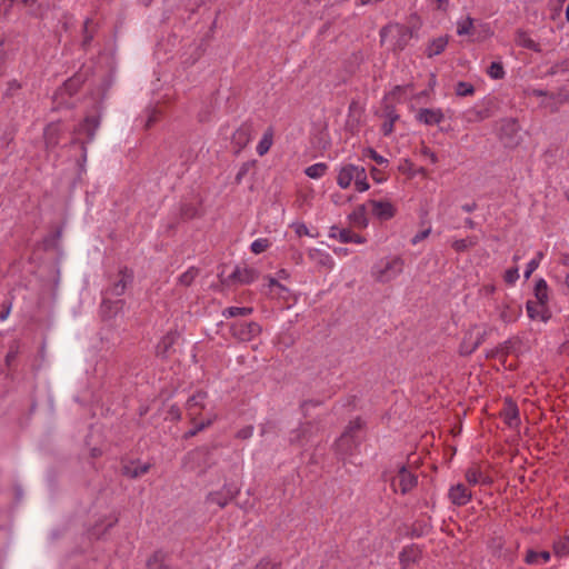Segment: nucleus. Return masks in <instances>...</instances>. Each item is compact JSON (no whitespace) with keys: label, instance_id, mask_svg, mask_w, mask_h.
<instances>
[{"label":"nucleus","instance_id":"nucleus-1","mask_svg":"<svg viewBox=\"0 0 569 569\" xmlns=\"http://www.w3.org/2000/svg\"><path fill=\"white\" fill-rule=\"evenodd\" d=\"M413 29L409 26L391 22L382 27L379 31L380 43H388L392 52H400L409 44L413 38Z\"/></svg>","mask_w":569,"mask_h":569},{"label":"nucleus","instance_id":"nucleus-2","mask_svg":"<svg viewBox=\"0 0 569 569\" xmlns=\"http://www.w3.org/2000/svg\"><path fill=\"white\" fill-rule=\"evenodd\" d=\"M363 426L365 423L360 417H357L348 423L345 431L333 445L335 452L338 456L346 458L358 452L361 443L360 431Z\"/></svg>","mask_w":569,"mask_h":569},{"label":"nucleus","instance_id":"nucleus-3","mask_svg":"<svg viewBox=\"0 0 569 569\" xmlns=\"http://www.w3.org/2000/svg\"><path fill=\"white\" fill-rule=\"evenodd\" d=\"M520 127L513 118H505L499 121L498 138L506 148H516L520 143Z\"/></svg>","mask_w":569,"mask_h":569},{"label":"nucleus","instance_id":"nucleus-4","mask_svg":"<svg viewBox=\"0 0 569 569\" xmlns=\"http://www.w3.org/2000/svg\"><path fill=\"white\" fill-rule=\"evenodd\" d=\"M495 309L498 316V320L505 325L516 322L522 313L521 305L508 297L497 301Z\"/></svg>","mask_w":569,"mask_h":569},{"label":"nucleus","instance_id":"nucleus-5","mask_svg":"<svg viewBox=\"0 0 569 569\" xmlns=\"http://www.w3.org/2000/svg\"><path fill=\"white\" fill-rule=\"evenodd\" d=\"M418 485V476L410 471L405 465L398 467L397 475L391 478V487L395 492L409 493Z\"/></svg>","mask_w":569,"mask_h":569},{"label":"nucleus","instance_id":"nucleus-6","mask_svg":"<svg viewBox=\"0 0 569 569\" xmlns=\"http://www.w3.org/2000/svg\"><path fill=\"white\" fill-rule=\"evenodd\" d=\"M100 126V118L97 116H87L83 121L74 130V133L78 136L84 134L86 139L80 140L79 138H74L72 143H80L83 150V157L86 158V144L90 143L96 136V131Z\"/></svg>","mask_w":569,"mask_h":569},{"label":"nucleus","instance_id":"nucleus-7","mask_svg":"<svg viewBox=\"0 0 569 569\" xmlns=\"http://www.w3.org/2000/svg\"><path fill=\"white\" fill-rule=\"evenodd\" d=\"M120 279L116 281L112 286H110L104 291V298L102 300V306H107L111 303L109 297H120L124 293L127 287L133 281V271L128 267H122L119 270Z\"/></svg>","mask_w":569,"mask_h":569},{"label":"nucleus","instance_id":"nucleus-8","mask_svg":"<svg viewBox=\"0 0 569 569\" xmlns=\"http://www.w3.org/2000/svg\"><path fill=\"white\" fill-rule=\"evenodd\" d=\"M230 331L232 337L246 342L251 341L252 339L258 337L261 333L262 328L256 321H237L231 325Z\"/></svg>","mask_w":569,"mask_h":569},{"label":"nucleus","instance_id":"nucleus-9","mask_svg":"<svg viewBox=\"0 0 569 569\" xmlns=\"http://www.w3.org/2000/svg\"><path fill=\"white\" fill-rule=\"evenodd\" d=\"M403 264L405 262L400 257L387 260L383 267L373 271L376 280L382 283L391 281L402 272Z\"/></svg>","mask_w":569,"mask_h":569},{"label":"nucleus","instance_id":"nucleus-10","mask_svg":"<svg viewBox=\"0 0 569 569\" xmlns=\"http://www.w3.org/2000/svg\"><path fill=\"white\" fill-rule=\"evenodd\" d=\"M499 416L511 429H517L521 423L518 405L511 397H506L503 399V407L500 410Z\"/></svg>","mask_w":569,"mask_h":569},{"label":"nucleus","instance_id":"nucleus-11","mask_svg":"<svg viewBox=\"0 0 569 569\" xmlns=\"http://www.w3.org/2000/svg\"><path fill=\"white\" fill-rule=\"evenodd\" d=\"M253 132V124L251 121H244L233 132L231 137V144L236 154L240 153L247 144L251 141Z\"/></svg>","mask_w":569,"mask_h":569},{"label":"nucleus","instance_id":"nucleus-12","mask_svg":"<svg viewBox=\"0 0 569 569\" xmlns=\"http://www.w3.org/2000/svg\"><path fill=\"white\" fill-rule=\"evenodd\" d=\"M259 277L258 270L254 268L249 267H239L237 266L234 270L228 276L226 279V283L233 284V283H240V284H249L256 281Z\"/></svg>","mask_w":569,"mask_h":569},{"label":"nucleus","instance_id":"nucleus-13","mask_svg":"<svg viewBox=\"0 0 569 569\" xmlns=\"http://www.w3.org/2000/svg\"><path fill=\"white\" fill-rule=\"evenodd\" d=\"M239 493L237 488L232 486L224 485L220 490L209 492L207 496V501L211 503H216L220 508H224L230 501H232Z\"/></svg>","mask_w":569,"mask_h":569},{"label":"nucleus","instance_id":"nucleus-14","mask_svg":"<svg viewBox=\"0 0 569 569\" xmlns=\"http://www.w3.org/2000/svg\"><path fill=\"white\" fill-rule=\"evenodd\" d=\"M207 398L208 393L203 390H199L187 400L186 410L191 422H194L206 408L204 401Z\"/></svg>","mask_w":569,"mask_h":569},{"label":"nucleus","instance_id":"nucleus-15","mask_svg":"<svg viewBox=\"0 0 569 569\" xmlns=\"http://www.w3.org/2000/svg\"><path fill=\"white\" fill-rule=\"evenodd\" d=\"M178 338L179 333L177 331L171 330L167 332L156 346V356L161 359H168L173 351L172 348Z\"/></svg>","mask_w":569,"mask_h":569},{"label":"nucleus","instance_id":"nucleus-16","mask_svg":"<svg viewBox=\"0 0 569 569\" xmlns=\"http://www.w3.org/2000/svg\"><path fill=\"white\" fill-rule=\"evenodd\" d=\"M448 497L451 503L461 507L471 500L472 493L463 483H458L449 489Z\"/></svg>","mask_w":569,"mask_h":569},{"label":"nucleus","instance_id":"nucleus-17","mask_svg":"<svg viewBox=\"0 0 569 569\" xmlns=\"http://www.w3.org/2000/svg\"><path fill=\"white\" fill-rule=\"evenodd\" d=\"M416 119L426 126H435L441 123L445 120V114L440 108H421L418 111Z\"/></svg>","mask_w":569,"mask_h":569},{"label":"nucleus","instance_id":"nucleus-18","mask_svg":"<svg viewBox=\"0 0 569 569\" xmlns=\"http://www.w3.org/2000/svg\"><path fill=\"white\" fill-rule=\"evenodd\" d=\"M368 204L371 207L373 216L380 220H389L396 214V209L389 201L369 200Z\"/></svg>","mask_w":569,"mask_h":569},{"label":"nucleus","instance_id":"nucleus-19","mask_svg":"<svg viewBox=\"0 0 569 569\" xmlns=\"http://www.w3.org/2000/svg\"><path fill=\"white\" fill-rule=\"evenodd\" d=\"M61 134L62 128L59 121L47 124L43 131L46 148L54 149L60 142Z\"/></svg>","mask_w":569,"mask_h":569},{"label":"nucleus","instance_id":"nucleus-20","mask_svg":"<svg viewBox=\"0 0 569 569\" xmlns=\"http://www.w3.org/2000/svg\"><path fill=\"white\" fill-rule=\"evenodd\" d=\"M465 477H466L467 482L470 486H476V485L490 486L493 482L492 478L490 476L483 473L477 465L470 466L466 470Z\"/></svg>","mask_w":569,"mask_h":569},{"label":"nucleus","instance_id":"nucleus-21","mask_svg":"<svg viewBox=\"0 0 569 569\" xmlns=\"http://www.w3.org/2000/svg\"><path fill=\"white\" fill-rule=\"evenodd\" d=\"M313 426L311 422L301 423L297 429L290 432L289 442L290 445H303L309 441L312 437Z\"/></svg>","mask_w":569,"mask_h":569},{"label":"nucleus","instance_id":"nucleus-22","mask_svg":"<svg viewBox=\"0 0 569 569\" xmlns=\"http://www.w3.org/2000/svg\"><path fill=\"white\" fill-rule=\"evenodd\" d=\"M478 328H479L478 325H472L465 332L462 341L460 342V346H459L460 356H463V357L470 356L479 348L477 346V342H475V339H473V331Z\"/></svg>","mask_w":569,"mask_h":569},{"label":"nucleus","instance_id":"nucleus-23","mask_svg":"<svg viewBox=\"0 0 569 569\" xmlns=\"http://www.w3.org/2000/svg\"><path fill=\"white\" fill-rule=\"evenodd\" d=\"M421 557V550L416 545L407 546L399 553V562L402 569H408L411 563L417 562Z\"/></svg>","mask_w":569,"mask_h":569},{"label":"nucleus","instance_id":"nucleus-24","mask_svg":"<svg viewBox=\"0 0 569 569\" xmlns=\"http://www.w3.org/2000/svg\"><path fill=\"white\" fill-rule=\"evenodd\" d=\"M546 306H547L546 303H542L539 301H531V300L527 301L526 308H527L528 317L532 320L547 321L549 316H548V310H547Z\"/></svg>","mask_w":569,"mask_h":569},{"label":"nucleus","instance_id":"nucleus-25","mask_svg":"<svg viewBox=\"0 0 569 569\" xmlns=\"http://www.w3.org/2000/svg\"><path fill=\"white\" fill-rule=\"evenodd\" d=\"M383 117L386 121L381 126V131L385 136H389L393 132V126L399 119V114L392 104H386L383 108Z\"/></svg>","mask_w":569,"mask_h":569},{"label":"nucleus","instance_id":"nucleus-26","mask_svg":"<svg viewBox=\"0 0 569 569\" xmlns=\"http://www.w3.org/2000/svg\"><path fill=\"white\" fill-rule=\"evenodd\" d=\"M150 468V463H136L134 461H131L122 467L121 473L128 478L137 479L146 475Z\"/></svg>","mask_w":569,"mask_h":569},{"label":"nucleus","instance_id":"nucleus-27","mask_svg":"<svg viewBox=\"0 0 569 569\" xmlns=\"http://www.w3.org/2000/svg\"><path fill=\"white\" fill-rule=\"evenodd\" d=\"M357 170V166L352 163H348L342 166L338 172L337 183L340 188L347 189L350 187L353 181V171Z\"/></svg>","mask_w":569,"mask_h":569},{"label":"nucleus","instance_id":"nucleus-28","mask_svg":"<svg viewBox=\"0 0 569 569\" xmlns=\"http://www.w3.org/2000/svg\"><path fill=\"white\" fill-rule=\"evenodd\" d=\"M350 223L359 229H363L368 226L367 218V207L366 204L358 206L350 214H349Z\"/></svg>","mask_w":569,"mask_h":569},{"label":"nucleus","instance_id":"nucleus-29","mask_svg":"<svg viewBox=\"0 0 569 569\" xmlns=\"http://www.w3.org/2000/svg\"><path fill=\"white\" fill-rule=\"evenodd\" d=\"M448 46V37H438L431 40L426 49V56L428 58H433L436 56L441 54Z\"/></svg>","mask_w":569,"mask_h":569},{"label":"nucleus","instance_id":"nucleus-30","mask_svg":"<svg viewBox=\"0 0 569 569\" xmlns=\"http://www.w3.org/2000/svg\"><path fill=\"white\" fill-rule=\"evenodd\" d=\"M515 41L518 46L525 49H529L535 52L541 51L539 43L531 39L529 33L523 30H517Z\"/></svg>","mask_w":569,"mask_h":569},{"label":"nucleus","instance_id":"nucleus-31","mask_svg":"<svg viewBox=\"0 0 569 569\" xmlns=\"http://www.w3.org/2000/svg\"><path fill=\"white\" fill-rule=\"evenodd\" d=\"M550 560V552L549 551H535V550H528L525 561L528 565H540L546 563Z\"/></svg>","mask_w":569,"mask_h":569},{"label":"nucleus","instance_id":"nucleus-32","mask_svg":"<svg viewBox=\"0 0 569 569\" xmlns=\"http://www.w3.org/2000/svg\"><path fill=\"white\" fill-rule=\"evenodd\" d=\"M477 243H478V238L475 236H471V237H467L465 239L453 240L451 242V247L456 252L461 253V252L468 251L470 248H473L475 246H477Z\"/></svg>","mask_w":569,"mask_h":569},{"label":"nucleus","instance_id":"nucleus-33","mask_svg":"<svg viewBox=\"0 0 569 569\" xmlns=\"http://www.w3.org/2000/svg\"><path fill=\"white\" fill-rule=\"evenodd\" d=\"M273 143V129L270 127L268 128L261 140L259 141L258 146H257V153L259 156H264L271 148Z\"/></svg>","mask_w":569,"mask_h":569},{"label":"nucleus","instance_id":"nucleus-34","mask_svg":"<svg viewBox=\"0 0 569 569\" xmlns=\"http://www.w3.org/2000/svg\"><path fill=\"white\" fill-rule=\"evenodd\" d=\"M351 233L352 231L350 229L332 226L330 228L329 237L337 239L342 243H349L351 240Z\"/></svg>","mask_w":569,"mask_h":569},{"label":"nucleus","instance_id":"nucleus-35","mask_svg":"<svg viewBox=\"0 0 569 569\" xmlns=\"http://www.w3.org/2000/svg\"><path fill=\"white\" fill-rule=\"evenodd\" d=\"M253 312V308L251 307H228L223 309L222 316L224 318H233V317H247Z\"/></svg>","mask_w":569,"mask_h":569},{"label":"nucleus","instance_id":"nucleus-36","mask_svg":"<svg viewBox=\"0 0 569 569\" xmlns=\"http://www.w3.org/2000/svg\"><path fill=\"white\" fill-rule=\"evenodd\" d=\"M199 274L200 269L192 266L178 278V283L190 287Z\"/></svg>","mask_w":569,"mask_h":569},{"label":"nucleus","instance_id":"nucleus-37","mask_svg":"<svg viewBox=\"0 0 569 569\" xmlns=\"http://www.w3.org/2000/svg\"><path fill=\"white\" fill-rule=\"evenodd\" d=\"M553 552L557 557L569 556V536H563L553 542Z\"/></svg>","mask_w":569,"mask_h":569},{"label":"nucleus","instance_id":"nucleus-38","mask_svg":"<svg viewBox=\"0 0 569 569\" xmlns=\"http://www.w3.org/2000/svg\"><path fill=\"white\" fill-rule=\"evenodd\" d=\"M328 166L325 162H318L306 168L305 173L311 179H319L326 174Z\"/></svg>","mask_w":569,"mask_h":569},{"label":"nucleus","instance_id":"nucleus-39","mask_svg":"<svg viewBox=\"0 0 569 569\" xmlns=\"http://www.w3.org/2000/svg\"><path fill=\"white\" fill-rule=\"evenodd\" d=\"M536 301L546 303L548 302V284L545 279H539L535 286Z\"/></svg>","mask_w":569,"mask_h":569},{"label":"nucleus","instance_id":"nucleus-40","mask_svg":"<svg viewBox=\"0 0 569 569\" xmlns=\"http://www.w3.org/2000/svg\"><path fill=\"white\" fill-rule=\"evenodd\" d=\"M490 116H491V112L488 108H483V109L472 108L467 111V120L469 122L482 121L485 119H488Z\"/></svg>","mask_w":569,"mask_h":569},{"label":"nucleus","instance_id":"nucleus-41","mask_svg":"<svg viewBox=\"0 0 569 569\" xmlns=\"http://www.w3.org/2000/svg\"><path fill=\"white\" fill-rule=\"evenodd\" d=\"M487 74L495 80H501L505 78L506 72L503 64L500 61H493L487 69Z\"/></svg>","mask_w":569,"mask_h":569},{"label":"nucleus","instance_id":"nucleus-42","mask_svg":"<svg viewBox=\"0 0 569 569\" xmlns=\"http://www.w3.org/2000/svg\"><path fill=\"white\" fill-rule=\"evenodd\" d=\"M476 89L473 84L466 81H459L456 84L455 92L458 97H469L475 93Z\"/></svg>","mask_w":569,"mask_h":569},{"label":"nucleus","instance_id":"nucleus-43","mask_svg":"<svg viewBox=\"0 0 569 569\" xmlns=\"http://www.w3.org/2000/svg\"><path fill=\"white\" fill-rule=\"evenodd\" d=\"M473 19L467 17L465 20L458 21L457 33L459 36L472 34Z\"/></svg>","mask_w":569,"mask_h":569},{"label":"nucleus","instance_id":"nucleus-44","mask_svg":"<svg viewBox=\"0 0 569 569\" xmlns=\"http://www.w3.org/2000/svg\"><path fill=\"white\" fill-rule=\"evenodd\" d=\"M216 419V417L213 418H210L206 421H200V422H193L194 423V427L192 429H190L189 431L186 432L184 435V438L188 439V438H191V437H194L196 435H198L200 431L204 430L206 428H208L209 426L212 425L213 420Z\"/></svg>","mask_w":569,"mask_h":569},{"label":"nucleus","instance_id":"nucleus-45","mask_svg":"<svg viewBox=\"0 0 569 569\" xmlns=\"http://www.w3.org/2000/svg\"><path fill=\"white\" fill-rule=\"evenodd\" d=\"M269 247L270 241L268 239L259 238L251 243L250 249L254 254H260L264 252Z\"/></svg>","mask_w":569,"mask_h":569},{"label":"nucleus","instance_id":"nucleus-46","mask_svg":"<svg viewBox=\"0 0 569 569\" xmlns=\"http://www.w3.org/2000/svg\"><path fill=\"white\" fill-rule=\"evenodd\" d=\"M543 257V253L541 251H539L537 253V257L531 259L528 263H527V268H526V271H525V277L528 279L531 273L539 267V263H540V260L542 259Z\"/></svg>","mask_w":569,"mask_h":569},{"label":"nucleus","instance_id":"nucleus-47","mask_svg":"<svg viewBox=\"0 0 569 569\" xmlns=\"http://www.w3.org/2000/svg\"><path fill=\"white\" fill-rule=\"evenodd\" d=\"M515 343L512 339H508L498 346V352L501 353V358H506L512 352Z\"/></svg>","mask_w":569,"mask_h":569},{"label":"nucleus","instance_id":"nucleus-48","mask_svg":"<svg viewBox=\"0 0 569 569\" xmlns=\"http://www.w3.org/2000/svg\"><path fill=\"white\" fill-rule=\"evenodd\" d=\"M495 330V327L483 326L482 331H479L477 336H473L475 342L480 347L487 339V337Z\"/></svg>","mask_w":569,"mask_h":569},{"label":"nucleus","instance_id":"nucleus-49","mask_svg":"<svg viewBox=\"0 0 569 569\" xmlns=\"http://www.w3.org/2000/svg\"><path fill=\"white\" fill-rule=\"evenodd\" d=\"M91 22H92V20H91V19H86V21H84V23H83V40H82V47H83L84 49H87V48L90 46V43H91V41H92V39H93V34H92L91 32H89V26H90V23H91Z\"/></svg>","mask_w":569,"mask_h":569},{"label":"nucleus","instance_id":"nucleus-50","mask_svg":"<svg viewBox=\"0 0 569 569\" xmlns=\"http://www.w3.org/2000/svg\"><path fill=\"white\" fill-rule=\"evenodd\" d=\"M281 562H272L269 558H262L256 565L254 569H278Z\"/></svg>","mask_w":569,"mask_h":569},{"label":"nucleus","instance_id":"nucleus-51","mask_svg":"<svg viewBox=\"0 0 569 569\" xmlns=\"http://www.w3.org/2000/svg\"><path fill=\"white\" fill-rule=\"evenodd\" d=\"M365 154L368 156L370 159H372L377 164H383V163L388 162V160L386 158H383L381 154H379L372 148H367L365 150Z\"/></svg>","mask_w":569,"mask_h":569},{"label":"nucleus","instance_id":"nucleus-52","mask_svg":"<svg viewBox=\"0 0 569 569\" xmlns=\"http://www.w3.org/2000/svg\"><path fill=\"white\" fill-rule=\"evenodd\" d=\"M19 355V346L17 343H12L10 345L9 347V351L6 356V365L8 367L11 366V363L16 360V358L18 357Z\"/></svg>","mask_w":569,"mask_h":569},{"label":"nucleus","instance_id":"nucleus-53","mask_svg":"<svg viewBox=\"0 0 569 569\" xmlns=\"http://www.w3.org/2000/svg\"><path fill=\"white\" fill-rule=\"evenodd\" d=\"M252 435H253V427L252 426H246V427L241 428L236 433V438L241 439V440H246V439L251 438Z\"/></svg>","mask_w":569,"mask_h":569},{"label":"nucleus","instance_id":"nucleus-54","mask_svg":"<svg viewBox=\"0 0 569 569\" xmlns=\"http://www.w3.org/2000/svg\"><path fill=\"white\" fill-rule=\"evenodd\" d=\"M208 453H209L208 448H206V447L197 448L196 450H192L188 453L187 459H190V460L200 459L201 457H203Z\"/></svg>","mask_w":569,"mask_h":569},{"label":"nucleus","instance_id":"nucleus-55","mask_svg":"<svg viewBox=\"0 0 569 569\" xmlns=\"http://www.w3.org/2000/svg\"><path fill=\"white\" fill-rule=\"evenodd\" d=\"M249 168L250 164L248 162L242 163V166L240 167L239 171L236 174V183L239 184L242 181L243 177L248 173Z\"/></svg>","mask_w":569,"mask_h":569},{"label":"nucleus","instance_id":"nucleus-56","mask_svg":"<svg viewBox=\"0 0 569 569\" xmlns=\"http://www.w3.org/2000/svg\"><path fill=\"white\" fill-rule=\"evenodd\" d=\"M431 232V228H427L426 230H422L420 232H418L412 239H411V243L415 246V244H418L420 241L425 240Z\"/></svg>","mask_w":569,"mask_h":569},{"label":"nucleus","instance_id":"nucleus-57","mask_svg":"<svg viewBox=\"0 0 569 569\" xmlns=\"http://www.w3.org/2000/svg\"><path fill=\"white\" fill-rule=\"evenodd\" d=\"M168 415L170 417L171 420H180L181 419V410L180 408L177 406V405H172L169 410H168Z\"/></svg>","mask_w":569,"mask_h":569},{"label":"nucleus","instance_id":"nucleus-58","mask_svg":"<svg viewBox=\"0 0 569 569\" xmlns=\"http://www.w3.org/2000/svg\"><path fill=\"white\" fill-rule=\"evenodd\" d=\"M367 179V172L363 167L357 166V170L353 171V181L357 180H366Z\"/></svg>","mask_w":569,"mask_h":569},{"label":"nucleus","instance_id":"nucleus-59","mask_svg":"<svg viewBox=\"0 0 569 569\" xmlns=\"http://www.w3.org/2000/svg\"><path fill=\"white\" fill-rule=\"evenodd\" d=\"M196 213H197V209L194 207H191V206H184L182 208V216L187 219H192L196 217Z\"/></svg>","mask_w":569,"mask_h":569},{"label":"nucleus","instance_id":"nucleus-60","mask_svg":"<svg viewBox=\"0 0 569 569\" xmlns=\"http://www.w3.org/2000/svg\"><path fill=\"white\" fill-rule=\"evenodd\" d=\"M421 153L425 157L429 158L432 163H437L438 162L437 154L430 148L423 147L422 150H421Z\"/></svg>","mask_w":569,"mask_h":569},{"label":"nucleus","instance_id":"nucleus-61","mask_svg":"<svg viewBox=\"0 0 569 569\" xmlns=\"http://www.w3.org/2000/svg\"><path fill=\"white\" fill-rule=\"evenodd\" d=\"M355 187H356L357 191L363 192L370 188V184L367 179L366 180H357V181H355Z\"/></svg>","mask_w":569,"mask_h":569},{"label":"nucleus","instance_id":"nucleus-62","mask_svg":"<svg viewBox=\"0 0 569 569\" xmlns=\"http://www.w3.org/2000/svg\"><path fill=\"white\" fill-rule=\"evenodd\" d=\"M321 405V401L319 400H305L302 403H301V410L303 411V413L306 415V411L308 409L309 406H312V407H318Z\"/></svg>","mask_w":569,"mask_h":569},{"label":"nucleus","instance_id":"nucleus-63","mask_svg":"<svg viewBox=\"0 0 569 569\" xmlns=\"http://www.w3.org/2000/svg\"><path fill=\"white\" fill-rule=\"evenodd\" d=\"M21 88L20 83L17 80H12L8 83L7 94L11 96L13 91H17Z\"/></svg>","mask_w":569,"mask_h":569},{"label":"nucleus","instance_id":"nucleus-64","mask_svg":"<svg viewBox=\"0 0 569 569\" xmlns=\"http://www.w3.org/2000/svg\"><path fill=\"white\" fill-rule=\"evenodd\" d=\"M517 278H518V271H517V269L508 270V271L506 272V277H505L506 281H508V282H513Z\"/></svg>","mask_w":569,"mask_h":569}]
</instances>
